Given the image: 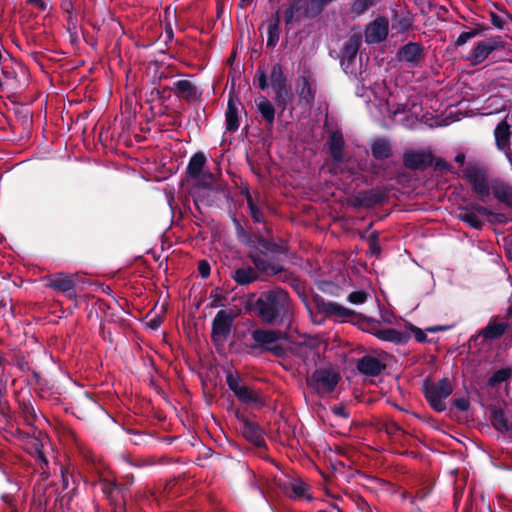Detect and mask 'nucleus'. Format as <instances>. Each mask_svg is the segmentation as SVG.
I'll return each instance as SVG.
<instances>
[{"label":"nucleus","instance_id":"nucleus-1","mask_svg":"<svg viewBox=\"0 0 512 512\" xmlns=\"http://www.w3.org/2000/svg\"><path fill=\"white\" fill-rule=\"evenodd\" d=\"M244 309L265 325L281 326L291 322L293 302L286 290L274 287L258 295L250 294L244 302Z\"/></svg>","mask_w":512,"mask_h":512},{"label":"nucleus","instance_id":"nucleus-2","mask_svg":"<svg viewBox=\"0 0 512 512\" xmlns=\"http://www.w3.org/2000/svg\"><path fill=\"white\" fill-rule=\"evenodd\" d=\"M461 177L481 203H487L491 194L500 203L512 209V185L500 177L491 178L490 170L483 161H468Z\"/></svg>","mask_w":512,"mask_h":512},{"label":"nucleus","instance_id":"nucleus-3","mask_svg":"<svg viewBox=\"0 0 512 512\" xmlns=\"http://www.w3.org/2000/svg\"><path fill=\"white\" fill-rule=\"evenodd\" d=\"M422 391L431 408L436 412H443L446 410L444 400L452 394L453 386L447 377L440 379L438 382L426 379L423 382Z\"/></svg>","mask_w":512,"mask_h":512},{"label":"nucleus","instance_id":"nucleus-4","mask_svg":"<svg viewBox=\"0 0 512 512\" xmlns=\"http://www.w3.org/2000/svg\"><path fill=\"white\" fill-rule=\"evenodd\" d=\"M269 80L274 92L275 104L283 112L292 101L293 93L288 85V80L281 63L278 62L272 65Z\"/></svg>","mask_w":512,"mask_h":512},{"label":"nucleus","instance_id":"nucleus-5","mask_svg":"<svg viewBox=\"0 0 512 512\" xmlns=\"http://www.w3.org/2000/svg\"><path fill=\"white\" fill-rule=\"evenodd\" d=\"M341 380L339 372L333 368H317L311 375L307 376L306 384L318 395L332 393Z\"/></svg>","mask_w":512,"mask_h":512},{"label":"nucleus","instance_id":"nucleus-6","mask_svg":"<svg viewBox=\"0 0 512 512\" xmlns=\"http://www.w3.org/2000/svg\"><path fill=\"white\" fill-rule=\"evenodd\" d=\"M226 384L241 403L255 406L264 405V400L261 396V393L243 384L242 379L237 372H227Z\"/></svg>","mask_w":512,"mask_h":512},{"label":"nucleus","instance_id":"nucleus-7","mask_svg":"<svg viewBox=\"0 0 512 512\" xmlns=\"http://www.w3.org/2000/svg\"><path fill=\"white\" fill-rule=\"evenodd\" d=\"M101 491L109 500L114 512H125L127 504V486L120 485L116 479L100 478Z\"/></svg>","mask_w":512,"mask_h":512},{"label":"nucleus","instance_id":"nucleus-8","mask_svg":"<svg viewBox=\"0 0 512 512\" xmlns=\"http://www.w3.org/2000/svg\"><path fill=\"white\" fill-rule=\"evenodd\" d=\"M45 286L57 293L65 295L69 300H76V284L78 282L75 274L57 272L45 277Z\"/></svg>","mask_w":512,"mask_h":512},{"label":"nucleus","instance_id":"nucleus-9","mask_svg":"<svg viewBox=\"0 0 512 512\" xmlns=\"http://www.w3.org/2000/svg\"><path fill=\"white\" fill-rule=\"evenodd\" d=\"M318 17L310 0H289L284 12L285 27L289 30L294 22Z\"/></svg>","mask_w":512,"mask_h":512},{"label":"nucleus","instance_id":"nucleus-10","mask_svg":"<svg viewBox=\"0 0 512 512\" xmlns=\"http://www.w3.org/2000/svg\"><path fill=\"white\" fill-rule=\"evenodd\" d=\"M234 316L230 311L219 310L211 327V341L213 344H223L227 341L233 327Z\"/></svg>","mask_w":512,"mask_h":512},{"label":"nucleus","instance_id":"nucleus-11","mask_svg":"<svg viewBox=\"0 0 512 512\" xmlns=\"http://www.w3.org/2000/svg\"><path fill=\"white\" fill-rule=\"evenodd\" d=\"M504 45L505 43L500 36L478 42L470 51L467 60L470 61L472 65H479L484 62L492 52L503 48Z\"/></svg>","mask_w":512,"mask_h":512},{"label":"nucleus","instance_id":"nucleus-12","mask_svg":"<svg viewBox=\"0 0 512 512\" xmlns=\"http://www.w3.org/2000/svg\"><path fill=\"white\" fill-rule=\"evenodd\" d=\"M252 339L255 341L251 345L252 349H261L267 352V348L271 347L274 343L279 340H286L288 334L285 331L279 329H262L258 328L251 332Z\"/></svg>","mask_w":512,"mask_h":512},{"label":"nucleus","instance_id":"nucleus-13","mask_svg":"<svg viewBox=\"0 0 512 512\" xmlns=\"http://www.w3.org/2000/svg\"><path fill=\"white\" fill-rule=\"evenodd\" d=\"M434 160L431 151L411 150L403 154V165L411 171H424L433 165Z\"/></svg>","mask_w":512,"mask_h":512},{"label":"nucleus","instance_id":"nucleus-14","mask_svg":"<svg viewBox=\"0 0 512 512\" xmlns=\"http://www.w3.org/2000/svg\"><path fill=\"white\" fill-rule=\"evenodd\" d=\"M478 207H484L481 202H469L465 205H459L457 210V218L464 222L469 228L481 230L484 226V221L481 218L484 213L478 211Z\"/></svg>","mask_w":512,"mask_h":512},{"label":"nucleus","instance_id":"nucleus-15","mask_svg":"<svg viewBox=\"0 0 512 512\" xmlns=\"http://www.w3.org/2000/svg\"><path fill=\"white\" fill-rule=\"evenodd\" d=\"M313 301L317 310L321 313H325L329 316H335L337 318H348V317H356L358 313L354 310L346 308L340 305L337 302L326 301L322 296L315 294L313 296Z\"/></svg>","mask_w":512,"mask_h":512},{"label":"nucleus","instance_id":"nucleus-16","mask_svg":"<svg viewBox=\"0 0 512 512\" xmlns=\"http://www.w3.org/2000/svg\"><path fill=\"white\" fill-rule=\"evenodd\" d=\"M512 316V306L508 307L504 316V321L497 322L495 317H492L488 324L480 331V336L484 341H494L500 339L510 324L508 319Z\"/></svg>","mask_w":512,"mask_h":512},{"label":"nucleus","instance_id":"nucleus-17","mask_svg":"<svg viewBox=\"0 0 512 512\" xmlns=\"http://www.w3.org/2000/svg\"><path fill=\"white\" fill-rule=\"evenodd\" d=\"M389 32V22L385 17H377L365 30V41L368 44H378L386 40Z\"/></svg>","mask_w":512,"mask_h":512},{"label":"nucleus","instance_id":"nucleus-18","mask_svg":"<svg viewBox=\"0 0 512 512\" xmlns=\"http://www.w3.org/2000/svg\"><path fill=\"white\" fill-rule=\"evenodd\" d=\"M424 58V48L420 43L408 42L400 47L396 53L399 62H406L412 67L419 65Z\"/></svg>","mask_w":512,"mask_h":512},{"label":"nucleus","instance_id":"nucleus-19","mask_svg":"<svg viewBox=\"0 0 512 512\" xmlns=\"http://www.w3.org/2000/svg\"><path fill=\"white\" fill-rule=\"evenodd\" d=\"M511 136V125L506 120L500 121L494 129L495 145L499 151L505 153L508 160L512 163L510 152Z\"/></svg>","mask_w":512,"mask_h":512},{"label":"nucleus","instance_id":"nucleus-20","mask_svg":"<svg viewBox=\"0 0 512 512\" xmlns=\"http://www.w3.org/2000/svg\"><path fill=\"white\" fill-rule=\"evenodd\" d=\"M326 145L330 157L334 163H341L344 160L345 140L341 130L332 131L327 139Z\"/></svg>","mask_w":512,"mask_h":512},{"label":"nucleus","instance_id":"nucleus-21","mask_svg":"<svg viewBox=\"0 0 512 512\" xmlns=\"http://www.w3.org/2000/svg\"><path fill=\"white\" fill-rule=\"evenodd\" d=\"M263 255L258 252H250L248 254V258L253 263V268L257 271L258 275L276 276L278 273L283 272V266L270 262Z\"/></svg>","mask_w":512,"mask_h":512},{"label":"nucleus","instance_id":"nucleus-22","mask_svg":"<svg viewBox=\"0 0 512 512\" xmlns=\"http://www.w3.org/2000/svg\"><path fill=\"white\" fill-rule=\"evenodd\" d=\"M282 490L286 496L293 500L306 499L311 501L312 495L309 493L310 486L301 479H293L282 485Z\"/></svg>","mask_w":512,"mask_h":512},{"label":"nucleus","instance_id":"nucleus-23","mask_svg":"<svg viewBox=\"0 0 512 512\" xmlns=\"http://www.w3.org/2000/svg\"><path fill=\"white\" fill-rule=\"evenodd\" d=\"M356 368L363 375L376 377L385 370L386 364L374 356L364 355L357 360Z\"/></svg>","mask_w":512,"mask_h":512},{"label":"nucleus","instance_id":"nucleus-24","mask_svg":"<svg viewBox=\"0 0 512 512\" xmlns=\"http://www.w3.org/2000/svg\"><path fill=\"white\" fill-rule=\"evenodd\" d=\"M241 105L239 99L234 94L230 93L228 97L227 109L225 112V126L226 130L230 133H235L239 126V108Z\"/></svg>","mask_w":512,"mask_h":512},{"label":"nucleus","instance_id":"nucleus-25","mask_svg":"<svg viewBox=\"0 0 512 512\" xmlns=\"http://www.w3.org/2000/svg\"><path fill=\"white\" fill-rule=\"evenodd\" d=\"M172 91L178 98L188 103L201 100V92H199L196 85L189 80H179L175 82Z\"/></svg>","mask_w":512,"mask_h":512},{"label":"nucleus","instance_id":"nucleus-26","mask_svg":"<svg viewBox=\"0 0 512 512\" xmlns=\"http://www.w3.org/2000/svg\"><path fill=\"white\" fill-rule=\"evenodd\" d=\"M242 434L251 443L257 447L265 445L263 430L256 422L249 420L247 417H241Z\"/></svg>","mask_w":512,"mask_h":512},{"label":"nucleus","instance_id":"nucleus-27","mask_svg":"<svg viewBox=\"0 0 512 512\" xmlns=\"http://www.w3.org/2000/svg\"><path fill=\"white\" fill-rule=\"evenodd\" d=\"M490 422L495 430L500 433L512 432V422L510 423L505 417L504 411L499 406H491L489 408Z\"/></svg>","mask_w":512,"mask_h":512},{"label":"nucleus","instance_id":"nucleus-28","mask_svg":"<svg viewBox=\"0 0 512 512\" xmlns=\"http://www.w3.org/2000/svg\"><path fill=\"white\" fill-rule=\"evenodd\" d=\"M230 277L240 286H247L259 280L257 271L249 265L235 269Z\"/></svg>","mask_w":512,"mask_h":512},{"label":"nucleus","instance_id":"nucleus-29","mask_svg":"<svg viewBox=\"0 0 512 512\" xmlns=\"http://www.w3.org/2000/svg\"><path fill=\"white\" fill-rule=\"evenodd\" d=\"M256 105L257 112L260 114L261 119L265 122V126L268 129H271L275 121V106L264 96H261L259 100L256 101Z\"/></svg>","mask_w":512,"mask_h":512},{"label":"nucleus","instance_id":"nucleus-30","mask_svg":"<svg viewBox=\"0 0 512 512\" xmlns=\"http://www.w3.org/2000/svg\"><path fill=\"white\" fill-rule=\"evenodd\" d=\"M413 16L410 13H406L401 15L397 10L392 11L391 17V29L396 34H404L412 29L413 26Z\"/></svg>","mask_w":512,"mask_h":512},{"label":"nucleus","instance_id":"nucleus-31","mask_svg":"<svg viewBox=\"0 0 512 512\" xmlns=\"http://www.w3.org/2000/svg\"><path fill=\"white\" fill-rule=\"evenodd\" d=\"M361 45L362 35L360 33H353L343 44L340 60L358 58L357 55Z\"/></svg>","mask_w":512,"mask_h":512},{"label":"nucleus","instance_id":"nucleus-32","mask_svg":"<svg viewBox=\"0 0 512 512\" xmlns=\"http://www.w3.org/2000/svg\"><path fill=\"white\" fill-rule=\"evenodd\" d=\"M371 154L379 161L389 159L393 155L390 141L385 137L376 138L371 144Z\"/></svg>","mask_w":512,"mask_h":512},{"label":"nucleus","instance_id":"nucleus-33","mask_svg":"<svg viewBox=\"0 0 512 512\" xmlns=\"http://www.w3.org/2000/svg\"><path fill=\"white\" fill-rule=\"evenodd\" d=\"M256 243V249H258V253L266 254L270 252L272 254H286L287 248L284 245L278 244L272 240L266 239L262 236H258L254 238Z\"/></svg>","mask_w":512,"mask_h":512},{"label":"nucleus","instance_id":"nucleus-34","mask_svg":"<svg viewBox=\"0 0 512 512\" xmlns=\"http://www.w3.org/2000/svg\"><path fill=\"white\" fill-rule=\"evenodd\" d=\"M206 164V157L202 152L192 155L186 168V174L191 179H198Z\"/></svg>","mask_w":512,"mask_h":512},{"label":"nucleus","instance_id":"nucleus-35","mask_svg":"<svg viewBox=\"0 0 512 512\" xmlns=\"http://www.w3.org/2000/svg\"><path fill=\"white\" fill-rule=\"evenodd\" d=\"M377 338L382 341L394 343L396 345L405 344L410 336L394 328H385L378 331Z\"/></svg>","mask_w":512,"mask_h":512},{"label":"nucleus","instance_id":"nucleus-36","mask_svg":"<svg viewBox=\"0 0 512 512\" xmlns=\"http://www.w3.org/2000/svg\"><path fill=\"white\" fill-rule=\"evenodd\" d=\"M341 67L343 71L354 78L355 80H362V58L348 59V60H340Z\"/></svg>","mask_w":512,"mask_h":512},{"label":"nucleus","instance_id":"nucleus-37","mask_svg":"<svg viewBox=\"0 0 512 512\" xmlns=\"http://www.w3.org/2000/svg\"><path fill=\"white\" fill-rule=\"evenodd\" d=\"M300 88L298 91V95L301 101H303L306 105H312L315 101V90L311 86V82L309 77L301 76L300 79Z\"/></svg>","mask_w":512,"mask_h":512},{"label":"nucleus","instance_id":"nucleus-38","mask_svg":"<svg viewBox=\"0 0 512 512\" xmlns=\"http://www.w3.org/2000/svg\"><path fill=\"white\" fill-rule=\"evenodd\" d=\"M364 207L371 208L376 205L384 203L386 200L385 192L381 190H366L362 192Z\"/></svg>","mask_w":512,"mask_h":512},{"label":"nucleus","instance_id":"nucleus-39","mask_svg":"<svg viewBox=\"0 0 512 512\" xmlns=\"http://www.w3.org/2000/svg\"><path fill=\"white\" fill-rule=\"evenodd\" d=\"M356 324L365 332H368L370 334H373L377 337L378 331L381 328V323L378 320H375L373 318L367 317L363 314L357 315V321Z\"/></svg>","mask_w":512,"mask_h":512},{"label":"nucleus","instance_id":"nucleus-40","mask_svg":"<svg viewBox=\"0 0 512 512\" xmlns=\"http://www.w3.org/2000/svg\"><path fill=\"white\" fill-rule=\"evenodd\" d=\"M489 16L492 25L499 30H504L509 25L512 26V14L506 10H501L500 13L490 11Z\"/></svg>","mask_w":512,"mask_h":512},{"label":"nucleus","instance_id":"nucleus-41","mask_svg":"<svg viewBox=\"0 0 512 512\" xmlns=\"http://www.w3.org/2000/svg\"><path fill=\"white\" fill-rule=\"evenodd\" d=\"M376 3L377 0H351L349 3V13L353 17H360L375 6Z\"/></svg>","mask_w":512,"mask_h":512},{"label":"nucleus","instance_id":"nucleus-42","mask_svg":"<svg viewBox=\"0 0 512 512\" xmlns=\"http://www.w3.org/2000/svg\"><path fill=\"white\" fill-rule=\"evenodd\" d=\"M172 88L169 86L157 87L154 86L150 91L146 92V101L153 103L155 101H166L171 97Z\"/></svg>","mask_w":512,"mask_h":512},{"label":"nucleus","instance_id":"nucleus-43","mask_svg":"<svg viewBox=\"0 0 512 512\" xmlns=\"http://www.w3.org/2000/svg\"><path fill=\"white\" fill-rule=\"evenodd\" d=\"M512 377V368L506 367L501 368L493 372V374L488 379V386L494 388L502 382L508 381Z\"/></svg>","mask_w":512,"mask_h":512},{"label":"nucleus","instance_id":"nucleus-44","mask_svg":"<svg viewBox=\"0 0 512 512\" xmlns=\"http://www.w3.org/2000/svg\"><path fill=\"white\" fill-rule=\"evenodd\" d=\"M232 222L235 227V234H236L238 241L246 244L249 247H256V243H255L254 239L244 229V227L241 225L240 221L236 217H233Z\"/></svg>","mask_w":512,"mask_h":512},{"label":"nucleus","instance_id":"nucleus-45","mask_svg":"<svg viewBox=\"0 0 512 512\" xmlns=\"http://www.w3.org/2000/svg\"><path fill=\"white\" fill-rule=\"evenodd\" d=\"M478 211L484 213L488 217V222L491 225H504L508 222V218L504 213L493 212L487 207H478Z\"/></svg>","mask_w":512,"mask_h":512},{"label":"nucleus","instance_id":"nucleus-46","mask_svg":"<svg viewBox=\"0 0 512 512\" xmlns=\"http://www.w3.org/2000/svg\"><path fill=\"white\" fill-rule=\"evenodd\" d=\"M20 409L26 424L33 425L37 420V414L32 403L30 401L22 400L20 402Z\"/></svg>","mask_w":512,"mask_h":512},{"label":"nucleus","instance_id":"nucleus-47","mask_svg":"<svg viewBox=\"0 0 512 512\" xmlns=\"http://www.w3.org/2000/svg\"><path fill=\"white\" fill-rule=\"evenodd\" d=\"M4 87L7 91H17L20 88L17 74L14 71H2Z\"/></svg>","mask_w":512,"mask_h":512},{"label":"nucleus","instance_id":"nucleus-48","mask_svg":"<svg viewBox=\"0 0 512 512\" xmlns=\"http://www.w3.org/2000/svg\"><path fill=\"white\" fill-rule=\"evenodd\" d=\"M254 84H257L259 89L266 91L269 87L268 76L262 67H258L254 76Z\"/></svg>","mask_w":512,"mask_h":512},{"label":"nucleus","instance_id":"nucleus-49","mask_svg":"<svg viewBox=\"0 0 512 512\" xmlns=\"http://www.w3.org/2000/svg\"><path fill=\"white\" fill-rule=\"evenodd\" d=\"M198 187L204 189H210L215 181L213 173L209 171H203L198 179Z\"/></svg>","mask_w":512,"mask_h":512},{"label":"nucleus","instance_id":"nucleus-50","mask_svg":"<svg viewBox=\"0 0 512 512\" xmlns=\"http://www.w3.org/2000/svg\"><path fill=\"white\" fill-rule=\"evenodd\" d=\"M267 34H268L267 44H266L267 48L273 49L277 45V43L279 41V38H280V28L268 26Z\"/></svg>","mask_w":512,"mask_h":512},{"label":"nucleus","instance_id":"nucleus-51","mask_svg":"<svg viewBox=\"0 0 512 512\" xmlns=\"http://www.w3.org/2000/svg\"><path fill=\"white\" fill-rule=\"evenodd\" d=\"M13 363L22 372H28L31 370L28 360L22 353H16L13 356Z\"/></svg>","mask_w":512,"mask_h":512},{"label":"nucleus","instance_id":"nucleus-52","mask_svg":"<svg viewBox=\"0 0 512 512\" xmlns=\"http://www.w3.org/2000/svg\"><path fill=\"white\" fill-rule=\"evenodd\" d=\"M250 216L253 219L255 223H263L264 222V213L263 211L257 206L255 202L250 203L248 205Z\"/></svg>","mask_w":512,"mask_h":512},{"label":"nucleus","instance_id":"nucleus-53","mask_svg":"<svg viewBox=\"0 0 512 512\" xmlns=\"http://www.w3.org/2000/svg\"><path fill=\"white\" fill-rule=\"evenodd\" d=\"M368 294L364 290L353 291L348 296V301L352 304H363L367 300Z\"/></svg>","mask_w":512,"mask_h":512},{"label":"nucleus","instance_id":"nucleus-54","mask_svg":"<svg viewBox=\"0 0 512 512\" xmlns=\"http://www.w3.org/2000/svg\"><path fill=\"white\" fill-rule=\"evenodd\" d=\"M335 0H310L316 14L319 16L325 8Z\"/></svg>","mask_w":512,"mask_h":512},{"label":"nucleus","instance_id":"nucleus-55","mask_svg":"<svg viewBox=\"0 0 512 512\" xmlns=\"http://www.w3.org/2000/svg\"><path fill=\"white\" fill-rule=\"evenodd\" d=\"M210 298L212 299L210 303V307L212 308L222 306V302L225 300V296L218 293V288L211 291Z\"/></svg>","mask_w":512,"mask_h":512},{"label":"nucleus","instance_id":"nucleus-56","mask_svg":"<svg viewBox=\"0 0 512 512\" xmlns=\"http://www.w3.org/2000/svg\"><path fill=\"white\" fill-rule=\"evenodd\" d=\"M267 352H270L279 358H283L287 355V349L283 345L277 343H274L271 347L267 348Z\"/></svg>","mask_w":512,"mask_h":512},{"label":"nucleus","instance_id":"nucleus-57","mask_svg":"<svg viewBox=\"0 0 512 512\" xmlns=\"http://www.w3.org/2000/svg\"><path fill=\"white\" fill-rule=\"evenodd\" d=\"M476 37V33L470 31L462 32L455 41V46L459 47L466 44L470 39Z\"/></svg>","mask_w":512,"mask_h":512},{"label":"nucleus","instance_id":"nucleus-58","mask_svg":"<svg viewBox=\"0 0 512 512\" xmlns=\"http://www.w3.org/2000/svg\"><path fill=\"white\" fill-rule=\"evenodd\" d=\"M290 286L296 291V293L301 297V298H306V295H305V285H304V282L301 281L297 276L295 277V279L291 282Z\"/></svg>","mask_w":512,"mask_h":512},{"label":"nucleus","instance_id":"nucleus-59","mask_svg":"<svg viewBox=\"0 0 512 512\" xmlns=\"http://www.w3.org/2000/svg\"><path fill=\"white\" fill-rule=\"evenodd\" d=\"M198 272L202 278L209 277L211 273V266L208 261L200 260L198 263Z\"/></svg>","mask_w":512,"mask_h":512},{"label":"nucleus","instance_id":"nucleus-60","mask_svg":"<svg viewBox=\"0 0 512 512\" xmlns=\"http://www.w3.org/2000/svg\"><path fill=\"white\" fill-rule=\"evenodd\" d=\"M453 405L460 411H467L470 407V401L466 397L455 398Z\"/></svg>","mask_w":512,"mask_h":512},{"label":"nucleus","instance_id":"nucleus-61","mask_svg":"<svg viewBox=\"0 0 512 512\" xmlns=\"http://www.w3.org/2000/svg\"><path fill=\"white\" fill-rule=\"evenodd\" d=\"M331 411L333 412V414H335L336 416L341 417L343 419H348L350 416V413L348 412L345 405H343V404L335 405V406L331 407Z\"/></svg>","mask_w":512,"mask_h":512},{"label":"nucleus","instance_id":"nucleus-62","mask_svg":"<svg viewBox=\"0 0 512 512\" xmlns=\"http://www.w3.org/2000/svg\"><path fill=\"white\" fill-rule=\"evenodd\" d=\"M433 165H434L435 170L451 171V169H452V166L446 160H444L442 158L435 157Z\"/></svg>","mask_w":512,"mask_h":512},{"label":"nucleus","instance_id":"nucleus-63","mask_svg":"<svg viewBox=\"0 0 512 512\" xmlns=\"http://www.w3.org/2000/svg\"><path fill=\"white\" fill-rule=\"evenodd\" d=\"M411 332L413 333L414 335V338L417 342L419 343H424L427 341V335L426 333L420 329L419 327H416V326H411Z\"/></svg>","mask_w":512,"mask_h":512},{"label":"nucleus","instance_id":"nucleus-64","mask_svg":"<svg viewBox=\"0 0 512 512\" xmlns=\"http://www.w3.org/2000/svg\"><path fill=\"white\" fill-rule=\"evenodd\" d=\"M279 281L287 284H291V282L295 279V275L292 272H289L283 268V272L277 274Z\"/></svg>","mask_w":512,"mask_h":512}]
</instances>
